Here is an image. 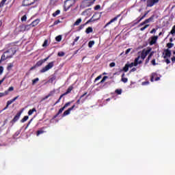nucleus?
<instances>
[{"mask_svg": "<svg viewBox=\"0 0 175 175\" xmlns=\"http://www.w3.org/2000/svg\"><path fill=\"white\" fill-rule=\"evenodd\" d=\"M77 0H66L64 4V12H68L72 6L76 5Z\"/></svg>", "mask_w": 175, "mask_h": 175, "instance_id": "f257e3e1", "label": "nucleus"}, {"mask_svg": "<svg viewBox=\"0 0 175 175\" xmlns=\"http://www.w3.org/2000/svg\"><path fill=\"white\" fill-rule=\"evenodd\" d=\"M72 90H73V85H70L67 89V90L66 91V92L60 95L58 100L55 103L54 106H55V105H58V103L61 102V99L63 98L64 96H66V95H68V94H70V92H72Z\"/></svg>", "mask_w": 175, "mask_h": 175, "instance_id": "f03ea898", "label": "nucleus"}, {"mask_svg": "<svg viewBox=\"0 0 175 175\" xmlns=\"http://www.w3.org/2000/svg\"><path fill=\"white\" fill-rule=\"evenodd\" d=\"M165 55L163 56V58L165 60V62L167 64V65H169L170 64V60L167 58H170L172 57V51H170L169 49H165L164 51Z\"/></svg>", "mask_w": 175, "mask_h": 175, "instance_id": "7ed1b4c3", "label": "nucleus"}, {"mask_svg": "<svg viewBox=\"0 0 175 175\" xmlns=\"http://www.w3.org/2000/svg\"><path fill=\"white\" fill-rule=\"evenodd\" d=\"M95 1L96 0H84L81 5V8H83V9H84V8H90V6L94 5Z\"/></svg>", "mask_w": 175, "mask_h": 175, "instance_id": "20e7f679", "label": "nucleus"}, {"mask_svg": "<svg viewBox=\"0 0 175 175\" xmlns=\"http://www.w3.org/2000/svg\"><path fill=\"white\" fill-rule=\"evenodd\" d=\"M4 53L5 55H7V58H12L13 55L17 53V51L16 50V48H11Z\"/></svg>", "mask_w": 175, "mask_h": 175, "instance_id": "39448f33", "label": "nucleus"}, {"mask_svg": "<svg viewBox=\"0 0 175 175\" xmlns=\"http://www.w3.org/2000/svg\"><path fill=\"white\" fill-rule=\"evenodd\" d=\"M47 59H49V57H47L46 58L40 60L38 62H37V63L36 64V65H34L33 66H32L30 68V70H33L34 69H36V68L39 67V66H42V65H43V64H44V62L46 61H47Z\"/></svg>", "mask_w": 175, "mask_h": 175, "instance_id": "423d86ee", "label": "nucleus"}, {"mask_svg": "<svg viewBox=\"0 0 175 175\" xmlns=\"http://www.w3.org/2000/svg\"><path fill=\"white\" fill-rule=\"evenodd\" d=\"M53 66H54V62H50L45 67L42 68V70H40V72L44 73L45 72H47V70H50Z\"/></svg>", "mask_w": 175, "mask_h": 175, "instance_id": "0eeeda50", "label": "nucleus"}, {"mask_svg": "<svg viewBox=\"0 0 175 175\" xmlns=\"http://www.w3.org/2000/svg\"><path fill=\"white\" fill-rule=\"evenodd\" d=\"M158 2H159V0H147L146 8H152V6L158 3Z\"/></svg>", "mask_w": 175, "mask_h": 175, "instance_id": "6e6552de", "label": "nucleus"}, {"mask_svg": "<svg viewBox=\"0 0 175 175\" xmlns=\"http://www.w3.org/2000/svg\"><path fill=\"white\" fill-rule=\"evenodd\" d=\"M21 114H23V110L18 112L16 113V115L14 117V118L12 120V121L10 122H11V124H12V125L15 122H17V121H18V120H20V117H21Z\"/></svg>", "mask_w": 175, "mask_h": 175, "instance_id": "1a4fd4ad", "label": "nucleus"}, {"mask_svg": "<svg viewBox=\"0 0 175 175\" xmlns=\"http://www.w3.org/2000/svg\"><path fill=\"white\" fill-rule=\"evenodd\" d=\"M150 53H151V49H147V50L144 49L142 52V54H141L142 59H145L146 57H147V55L150 54Z\"/></svg>", "mask_w": 175, "mask_h": 175, "instance_id": "9d476101", "label": "nucleus"}, {"mask_svg": "<svg viewBox=\"0 0 175 175\" xmlns=\"http://www.w3.org/2000/svg\"><path fill=\"white\" fill-rule=\"evenodd\" d=\"M38 0H23V6H31V5H33L34 2Z\"/></svg>", "mask_w": 175, "mask_h": 175, "instance_id": "9b49d317", "label": "nucleus"}, {"mask_svg": "<svg viewBox=\"0 0 175 175\" xmlns=\"http://www.w3.org/2000/svg\"><path fill=\"white\" fill-rule=\"evenodd\" d=\"M76 107L75 105H73L71 107H70L68 109L66 110L62 115V117H66V116H69L70 114V111L73 110V109Z\"/></svg>", "mask_w": 175, "mask_h": 175, "instance_id": "f8f14e48", "label": "nucleus"}, {"mask_svg": "<svg viewBox=\"0 0 175 175\" xmlns=\"http://www.w3.org/2000/svg\"><path fill=\"white\" fill-rule=\"evenodd\" d=\"M119 17H121V14H118L117 15L116 17H114L113 18H112L109 22H108L104 27V28H106L107 27H109V25H110V24H111L112 23H114V21H117V20H118Z\"/></svg>", "mask_w": 175, "mask_h": 175, "instance_id": "ddd939ff", "label": "nucleus"}, {"mask_svg": "<svg viewBox=\"0 0 175 175\" xmlns=\"http://www.w3.org/2000/svg\"><path fill=\"white\" fill-rule=\"evenodd\" d=\"M157 40H158V36H154L151 37V40L149 42V44L150 46H152L157 43Z\"/></svg>", "mask_w": 175, "mask_h": 175, "instance_id": "4468645a", "label": "nucleus"}, {"mask_svg": "<svg viewBox=\"0 0 175 175\" xmlns=\"http://www.w3.org/2000/svg\"><path fill=\"white\" fill-rule=\"evenodd\" d=\"M40 23V19L37 18L35 21H33L32 23H31V27L33 28V27H36L39 23Z\"/></svg>", "mask_w": 175, "mask_h": 175, "instance_id": "2eb2a0df", "label": "nucleus"}, {"mask_svg": "<svg viewBox=\"0 0 175 175\" xmlns=\"http://www.w3.org/2000/svg\"><path fill=\"white\" fill-rule=\"evenodd\" d=\"M140 59V56H138L137 58L135 59L134 60V64H135V66H137V65L142 64L143 62H142V60H139Z\"/></svg>", "mask_w": 175, "mask_h": 175, "instance_id": "dca6fc26", "label": "nucleus"}, {"mask_svg": "<svg viewBox=\"0 0 175 175\" xmlns=\"http://www.w3.org/2000/svg\"><path fill=\"white\" fill-rule=\"evenodd\" d=\"M154 18H155V15L153 14L152 15L150 18H148V19H146V23H154Z\"/></svg>", "mask_w": 175, "mask_h": 175, "instance_id": "f3484780", "label": "nucleus"}, {"mask_svg": "<svg viewBox=\"0 0 175 175\" xmlns=\"http://www.w3.org/2000/svg\"><path fill=\"white\" fill-rule=\"evenodd\" d=\"M13 102L14 101H13L12 99L7 101V105H6L5 107L3 110H6V109H8L9 107V106H10V105H12V103H13Z\"/></svg>", "mask_w": 175, "mask_h": 175, "instance_id": "a211bd4d", "label": "nucleus"}, {"mask_svg": "<svg viewBox=\"0 0 175 175\" xmlns=\"http://www.w3.org/2000/svg\"><path fill=\"white\" fill-rule=\"evenodd\" d=\"M157 76H158V75L157 74V72H152L151 74V76H150V81L152 83L154 82V77H157Z\"/></svg>", "mask_w": 175, "mask_h": 175, "instance_id": "6ab92c4d", "label": "nucleus"}, {"mask_svg": "<svg viewBox=\"0 0 175 175\" xmlns=\"http://www.w3.org/2000/svg\"><path fill=\"white\" fill-rule=\"evenodd\" d=\"M10 57H8V55L5 54V52H4V53L1 57V61H6V59H8Z\"/></svg>", "mask_w": 175, "mask_h": 175, "instance_id": "aec40b11", "label": "nucleus"}, {"mask_svg": "<svg viewBox=\"0 0 175 175\" xmlns=\"http://www.w3.org/2000/svg\"><path fill=\"white\" fill-rule=\"evenodd\" d=\"M43 129H44V127H42L40 130H38L36 132V136H39L40 135H42V133H44V131H43Z\"/></svg>", "mask_w": 175, "mask_h": 175, "instance_id": "412c9836", "label": "nucleus"}, {"mask_svg": "<svg viewBox=\"0 0 175 175\" xmlns=\"http://www.w3.org/2000/svg\"><path fill=\"white\" fill-rule=\"evenodd\" d=\"M107 79H109V77H107V76L103 77L102 80L98 83V85H99V84H103V83L105 82L106 80H107Z\"/></svg>", "mask_w": 175, "mask_h": 175, "instance_id": "4be33fe9", "label": "nucleus"}, {"mask_svg": "<svg viewBox=\"0 0 175 175\" xmlns=\"http://www.w3.org/2000/svg\"><path fill=\"white\" fill-rule=\"evenodd\" d=\"M124 76H125V74L124 73H123L122 75V81L123 82V83H128V78H125L124 77Z\"/></svg>", "mask_w": 175, "mask_h": 175, "instance_id": "5701e85b", "label": "nucleus"}, {"mask_svg": "<svg viewBox=\"0 0 175 175\" xmlns=\"http://www.w3.org/2000/svg\"><path fill=\"white\" fill-rule=\"evenodd\" d=\"M19 29L21 32H25V25H21L19 26Z\"/></svg>", "mask_w": 175, "mask_h": 175, "instance_id": "b1692460", "label": "nucleus"}, {"mask_svg": "<svg viewBox=\"0 0 175 175\" xmlns=\"http://www.w3.org/2000/svg\"><path fill=\"white\" fill-rule=\"evenodd\" d=\"M93 31H94V29L91 27H88L85 30L86 33H91V32H93Z\"/></svg>", "mask_w": 175, "mask_h": 175, "instance_id": "393cba45", "label": "nucleus"}, {"mask_svg": "<svg viewBox=\"0 0 175 175\" xmlns=\"http://www.w3.org/2000/svg\"><path fill=\"white\" fill-rule=\"evenodd\" d=\"M123 72H128L129 70V66L128 64H126L125 66L122 68Z\"/></svg>", "mask_w": 175, "mask_h": 175, "instance_id": "a878e982", "label": "nucleus"}, {"mask_svg": "<svg viewBox=\"0 0 175 175\" xmlns=\"http://www.w3.org/2000/svg\"><path fill=\"white\" fill-rule=\"evenodd\" d=\"M34 111H36V108H33L32 109H30L28 111V116H32V114H33Z\"/></svg>", "mask_w": 175, "mask_h": 175, "instance_id": "bb28decb", "label": "nucleus"}, {"mask_svg": "<svg viewBox=\"0 0 175 175\" xmlns=\"http://www.w3.org/2000/svg\"><path fill=\"white\" fill-rule=\"evenodd\" d=\"M61 13V10H56L53 14V17H57V16H58V14H59Z\"/></svg>", "mask_w": 175, "mask_h": 175, "instance_id": "cd10ccee", "label": "nucleus"}, {"mask_svg": "<svg viewBox=\"0 0 175 175\" xmlns=\"http://www.w3.org/2000/svg\"><path fill=\"white\" fill-rule=\"evenodd\" d=\"M25 31H29L31 28H33L31 23L29 25H25Z\"/></svg>", "mask_w": 175, "mask_h": 175, "instance_id": "c85d7f7f", "label": "nucleus"}, {"mask_svg": "<svg viewBox=\"0 0 175 175\" xmlns=\"http://www.w3.org/2000/svg\"><path fill=\"white\" fill-rule=\"evenodd\" d=\"M148 13H150V11L146 12L145 14H144V16H142L139 20L138 21V23H140V21H142V20H143V18H144L146 17V16H147L148 14Z\"/></svg>", "mask_w": 175, "mask_h": 175, "instance_id": "c756f323", "label": "nucleus"}, {"mask_svg": "<svg viewBox=\"0 0 175 175\" xmlns=\"http://www.w3.org/2000/svg\"><path fill=\"white\" fill-rule=\"evenodd\" d=\"M81 21H82L81 18H78L74 23V25H80V23H81Z\"/></svg>", "mask_w": 175, "mask_h": 175, "instance_id": "7c9ffc66", "label": "nucleus"}, {"mask_svg": "<svg viewBox=\"0 0 175 175\" xmlns=\"http://www.w3.org/2000/svg\"><path fill=\"white\" fill-rule=\"evenodd\" d=\"M28 118H29V117L28 116H24L23 118L21 120V122H22V123L25 122V121L28 120Z\"/></svg>", "mask_w": 175, "mask_h": 175, "instance_id": "2f4dec72", "label": "nucleus"}, {"mask_svg": "<svg viewBox=\"0 0 175 175\" xmlns=\"http://www.w3.org/2000/svg\"><path fill=\"white\" fill-rule=\"evenodd\" d=\"M49 46V40H45L42 44V47H47Z\"/></svg>", "mask_w": 175, "mask_h": 175, "instance_id": "473e14b6", "label": "nucleus"}, {"mask_svg": "<svg viewBox=\"0 0 175 175\" xmlns=\"http://www.w3.org/2000/svg\"><path fill=\"white\" fill-rule=\"evenodd\" d=\"M116 94H117L118 95H121V94H122V90L121 89H117L115 90Z\"/></svg>", "mask_w": 175, "mask_h": 175, "instance_id": "72a5a7b5", "label": "nucleus"}, {"mask_svg": "<svg viewBox=\"0 0 175 175\" xmlns=\"http://www.w3.org/2000/svg\"><path fill=\"white\" fill-rule=\"evenodd\" d=\"M6 1L8 0H1V1L0 2V8H3L5 3H6Z\"/></svg>", "mask_w": 175, "mask_h": 175, "instance_id": "f704fd0d", "label": "nucleus"}, {"mask_svg": "<svg viewBox=\"0 0 175 175\" xmlns=\"http://www.w3.org/2000/svg\"><path fill=\"white\" fill-rule=\"evenodd\" d=\"M8 95V92H0V98H3V96H6Z\"/></svg>", "mask_w": 175, "mask_h": 175, "instance_id": "c9c22d12", "label": "nucleus"}, {"mask_svg": "<svg viewBox=\"0 0 175 175\" xmlns=\"http://www.w3.org/2000/svg\"><path fill=\"white\" fill-rule=\"evenodd\" d=\"M95 44V42L94 41H90L88 42V47H90V49H91V47H92V46Z\"/></svg>", "mask_w": 175, "mask_h": 175, "instance_id": "e433bc0d", "label": "nucleus"}, {"mask_svg": "<svg viewBox=\"0 0 175 175\" xmlns=\"http://www.w3.org/2000/svg\"><path fill=\"white\" fill-rule=\"evenodd\" d=\"M55 40L57 42H61V40H62V36H57L56 38H55Z\"/></svg>", "mask_w": 175, "mask_h": 175, "instance_id": "4c0bfd02", "label": "nucleus"}, {"mask_svg": "<svg viewBox=\"0 0 175 175\" xmlns=\"http://www.w3.org/2000/svg\"><path fill=\"white\" fill-rule=\"evenodd\" d=\"M72 102L73 101H69L66 103L63 107H64V109H66V107H68V106H70V104L72 103Z\"/></svg>", "mask_w": 175, "mask_h": 175, "instance_id": "58836bf2", "label": "nucleus"}, {"mask_svg": "<svg viewBox=\"0 0 175 175\" xmlns=\"http://www.w3.org/2000/svg\"><path fill=\"white\" fill-rule=\"evenodd\" d=\"M14 88L12 87V86H11V87H10V88H8V90H5V92H8V95H9V92H12V91H14Z\"/></svg>", "mask_w": 175, "mask_h": 175, "instance_id": "ea45409f", "label": "nucleus"}, {"mask_svg": "<svg viewBox=\"0 0 175 175\" xmlns=\"http://www.w3.org/2000/svg\"><path fill=\"white\" fill-rule=\"evenodd\" d=\"M39 81V78H36L35 79L32 80V85H35L36 83Z\"/></svg>", "mask_w": 175, "mask_h": 175, "instance_id": "a19ab883", "label": "nucleus"}, {"mask_svg": "<svg viewBox=\"0 0 175 175\" xmlns=\"http://www.w3.org/2000/svg\"><path fill=\"white\" fill-rule=\"evenodd\" d=\"M173 46H174V44H173V43L169 42L167 44V47L168 49H172V47H173Z\"/></svg>", "mask_w": 175, "mask_h": 175, "instance_id": "79ce46f5", "label": "nucleus"}, {"mask_svg": "<svg viewBox=\"0 0 175 175\" xmlns=\"http://www.w3.org/2000/svg\"><path fill=\"white\" fill-rule=\"evenodd\" d=\"M65 110V107H62L60 109H59L57 114L59 116V114L62 113V111H64Z\"/></svg>", "mask_w": 175, "mask_h": 175, "instance_id": "37998d69", "label": "nucleus"}, {"mask_svg": "<svg viewBox=\"0 0 175 175\" xmlns=\"http://www.w3.org/2000/svg\"><path fill=\"white\" fill-rule=\"evenodd\" d=\"M93 21H95V20H94V16H92L90 19H89L85 24H90V23H92Z\"/></svg>", "mask_w": 175, "mask_h": 175, "instance_id": "c03bdc74", "label": "nucleus"}, {"mask_svg": "<svg viewBox=\"0 0 175 175\" xmlns=\"http://www.w3.org/2000/svg\"><path fill=\"white\" fill-rule=\"evenodd\" d=\"M13 68V64L10 63L8 64L7 69L8 70H10V69H12Z\"/></svg>", "mask_w": 175, "mask_h": 175, "instance_id": "a18cd8bd", "label": "nucleus"}, {"mask_svg": "<svg viewBox=\"0 0 175 175\" xmlns=\"http://www.w3.org/2000/svg\"><path fill=\"white\" fill-rule=\"evenodd\" d=\"M170 33L172 35H174V33H175V25L173 26V27H172V30L170 31Z\"/></svg>", "mask_w": 175, "mask_h": 175, "instance_id": "49530a36", "label": "nucleus"}, {"mask_svg": "<svg viewBox=\"0 0 175 175\" xmlns=\"http://www.w3.org/2000/svg\"><path fill=\"white\" fill-rule=\"evenodd\" d=\"M148 27H150V25H146L144 27L140 29V31H144V29H146V28H148Z\"/></svg>", "mask_w": 175, "mask_h": 175, "instance_id": "de8ad7c7", "label": "nucleus"}, {"mask_svg": "<svg viewBox=\"0 0 175 175\" xmlns=\"http://www.w3.org/2000/svg\"><path fill=\"white\" fill-rule=\"evenodd\" d=\"M100 79H102V75H99L98 77H97L94 79V83H96V81H98V80H100Z\"/></svg>", "mask_w": 175, "mask_h": 175, "instance_id": "09e8293b", "label": "nucleus"}, {"mask_svg": "<svg viewBox=\"0 0 175 175\" xmlns=\"http://www.w3.org/2000/svg\"><path fill=\"white\" fill-rule=\"evenodd\" d=\"M57 55H58V57H64V55H65V53H64V52H59L57 53Z\"/></svg>", "mask_w": 175, "mask_h": 175, "instance_id": "8fccbe9b", "label": "nucleus"}, {"mask_svg": "<svg viewBox=\"0 0 175 175\" xmlns=\"http://www.w3.org/2000/svg\"><path fill=\"white\" fill-rule=\"evenodd\" d=\"M55 79H56L55 76H52L50 78L49 81H51V83H53V81H54V80H55Z\"/></svg>", "mask_w": 175, "mask_h": 175, "instance_id": "3c124183", "label": "nucleus"}, {"mask_svg": "<svg viewBox=\"0 0 175 175\" xmlns=\"http://www.w3.org/2000/svg\"><path fill=\"white\" fill-rule=\"evenodd\" d=\"M54 94H55V91L53 90V91H51L48 95L50 97V96H53Z\"/></svg>", "mask_w": 175, "mask_h": 175, "instance_id": "603ef678", "label": "nucleus"}, {"mask_svg": "<svg viewBox=\"0 0 175 175\" xmlns=\"http://www.w3.org/2000/svg\"><path fill=\"white\" fill-rule=\"evenodd\" d=\"M21 21H27V15L22 16Z\"/></svg>", "mask_w": 175, "mask_h": 175, "instance_id": "864d4df0", "label": "nucleus"}, {"mask_svg": "<svg viewBox=\"0 0 175 175\" xmlns=\"http://www.w3.org/2000/svg\"><path fill=\"white\" fill-rule=\"evenodd\" d=\"M148 84H150V81H148L142 82L143 85H148Z\"/></svg>", "mask_w": 175, "mask_h": 175, "instance_id": "5fc2aeb1", "label": "nucleus"}, {"mask_svg": "<svg viewBox=\"0 0 175 175\" xmlns=\"http://www.w3.org/2000/svg\"><path fill=\"white\" fill-rule=\"evenodd\" d=\"M110 68H114L116 66V63L115 62H111L109 64Z\"/></svg>", "mask_w": 175, "mask_h": 175, "instance_id": "6e6d98bb", "label": "nucleus"}, {"mask_svg": "<svg viewBox=\"0 0 175 175\" xmlns=\"http://www.w3.org/2000/svg\"><path fill=\"white\" fill-rule=\"evenodd\" d=\"M99 9H100V5H97L94 7V10H99Z\"/></svg>", "mask_w": 175, "mask_h": 175, "instance_id": "4d7b16f0", "label": "nucleus"}, {"mask_svg": "<svg viewBox=\"0 0 175 175\" xmlns=\"http://www.w3.org/2000/svg\"><path fill=\"white\" fill-rule=\"evenodd\" d=\"M3 73V66H0V75Z\"/></svg>", "mask_w": 175, "mask_h": 175, "instance_id": "13d9d810", "label": "nucleus"}, {"mask_svg": "<svg viewBox=\"0 0 175 175\" xmlns=\"http://www.w3.org/2000/svg\"><path fill=\"white\" fill-rule=\"evenodd\" d=\"M154 55V51L151 52L149 55L148 56V59H150L151 57Z\"/></svg>", "mask_w": 175, "mask_h": 175, "instance_id": "bf43d9fd", "label": "nucleus"}, {"mask_svg": "<svg viewBox=\"0 0 175 175\" xmlns=\"http://www.w3.org/2000/svg\"><path fill=\"white\" fill-rule=\"evenodd\" d=\"M59 23H61V21L59 20L55 21L53 23V25H57V24H59Z\"/></svg>", "mask_w": 175, "mask_h": 175, "instance_id": "052dcab7", "label": "nucleus"}, {"mask_svg": "<svg viewBox=\"0 0 175 175\" xmlns=\"http://www.w3.org/2000/svg\"><path fill=\"white\" fill-rule=\"evenodd\" d=\"M151 64H152V65H153V66H155V65H157V63L155 62V59H153L151 61Z\"/></svg>", "mask_w": 175, "mask_h": 175, "instance_id": "680f3d73", "label": "nucleus"}, {"mask_svg": "<svg viewBox=\"0 0 175 175\" xmlns=\"http://www.w3.org/2000/svg\"><path fill=\"white\" fill-rule=\"evenodd\" d=\"M146 24H148L147 22H146V20L142 22V23L139 24V27H143V25H146Z\"/></svg>", "mask_w": 175, "mask_h": 175, "instance_id": "e2e57ef3", "label": "nucleus"}, {"mask_svg": "<svg viewBox=\"0 0 175 175\" xmlns=\"http://www.w3.org/2000/svg\"><path fill=\"white\" fill-rule=\"evenodd\" d=\"M85 25H87V24H85V23L79 26V29H83V28H84V27H85Z\"/></svg>", "mask_w": 175, "mask_h": 175, "instance_id": "0e129e2a", "label": "nucleus"}, {"mask_svg": "<svg viewBox=\"0 0 175 175\" xmlns=\"http://www.w3.org/2000/svg\"><path fill=\"white\" fill-rule=\"evenodd\" d=\"M49 98H50V96L46 95V96H44V98H42V100H46V99H49Z\"/></svg>", "mask_w": 175, "mask_h": 175, "instance_id": "69168bd1", "label": "nucleus"}, {"mask_svg": "<svg viewBox=\"0 0 175 175\" xmlns=\"http://www.w3.org/2000/svg\"><path fill=\"white\" fill-rule=\"evenodd\" d=\"M128 66H129V68H133V66H135V64L132 62L130 64H128Z\"/></svg>", "mask_w": 175, "mask_h": 175, "instance_id": "338daca9", "label": "nucleus"}, {"mask_svg": "<svg viewBox=\"0 0 175 175\" xmlns=\"http://www.w3.org/2000/svg\"><path fill=\"white\" fill-rule=\"evenodd\" d=\"M171 60H172V64H174L175 63V56L172 57L171 58Z\"/></svg>", "mask_w": 175, "mask_h": 175, "instance_id": "774afa93", "label": "nucleus"}]
</instances>
